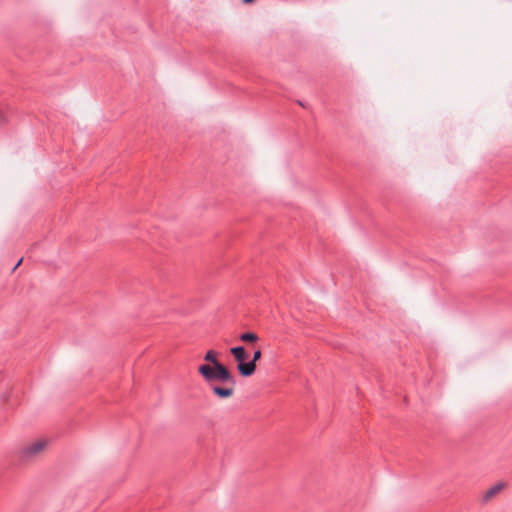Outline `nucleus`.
<instances>
[{
	"instance_id": "obj_1",
	"label": "nucleus",
	"mask_w": 512,
	"mask_h": 512,
	"mask_svg": "<svg viewBox=\"0 0 512 512\" xmlns=\"http://www.w3.org/2000/svg\"><path fill=\"white\" fill-rule=\"evenodd\" d=\"M198 373L203 377L207 383L218 381L224 384L236 385V378L230 370L223 364L210 366L209 364H202L198 367Z\"/></svg>"
},
{
	"instance_id": "obj_2",
	"label": "nucleus",
	"mask_w": 512,
	"mask_h": 512,
	"mask_svg": "<svg viewBox=\"0 0 512 512\" xmlns=\"http://www.w3.org/2000/svg\"><path fill=\"white\" fill-rule=\"evenodd\" d=\"M230 353L233 355L234 359L237 361V370L239 374L243 377H247V373L252 369V363H247V352L244 346H235L230 349Z\"/></svg>"
},
{
	"instance_id": "obj_3",
	"label": "nucleus",
	"mask_w": 512,
	"mask_h": 512,
	"mask_svg": "<svg viewBox=\"0 0 512 512\" xmlns=\"http://www.w3.org/2000/svg\"><path fill=\"white\" fill-rule=\"evenodd\" d=\"M47 446V441L38 440L25 446L20 453V458L23 461H30L38 456Z\"/></svg>"
},
{
	"instance_id": "obj_4",
	"label": "nucleus",
	"mask_w": 512,
	"mask_h": 512,
	"mask_svg": "<svg viewBox=\"0 0 512 512\" xmlns=\"http://www.w3.org/2000/svg\"><path fill=\"white\" fill-rule=\"evenodd\" d=\"M234 387L235 386H232V385H228L227 386H218V385H212L211 386V389L213 391V393L220 399H227L229 397H231L233 394H234Z\"/></svg>"
},
{
	"instance_id": "obj_5",
	"label": "nucleus",
	"mask_w": 512,
	"mask_h": 512,
	"mask_svg": "<svg viewBox=\"0 0 512 512\" xmlns=\"http://www.w3.org/2000/svg\"><path fill=\"white\" fill-rule=\"evenodd\" d=\"M505 484L502 482H499L492 487H490L484 494L483 499L484 501H488L491 498H493L496 494H498L503 488Z\"/></svg>"
},
{
	"instance_id": "obj_6",
	"label": "nucleus",
	"mask_w": 512,
	"mask_h": 512,
	"mask_svg": "<svg viewBox=\"0 0 512 512\" xmlns=\"http://www.w3.org/2000/svg\"><path fill=\"white\" fill-rule=\"evenodd\" d=\"M204 360L211 363L210 366L221 364V362L218 360V353L214 350H208L204 355Z\"/></svg>"
},
{
	"instance_id": "obj_7",
	"label": "nucleus",
	"mask_w": 512,
	"mask_h": 512,
	"mask_svg": "<svg viewBox=\"0 0 512 512\" xmlns=\"http://www.w3.org/2000/svg\"><path fill=\"white\" fill-rule=\"evenodd\" d=\"M261 356H262V352H261L260 349H257V350L254 351L252 359L247 362V363H252L253 364L252 365L253 366L252 369H250V372L247 373V377L252 376L255 373V371H256V363H257V361H259L261 359Z\"/></svg>"
},
{
	"instance_id": "obj_8",
	"label": "nucleus",
	"mask_w": 512,
	"mask_h": 512,
	"mask_svg": "<svg viewBox=\"0 0 512 512\" xmlns=\"http://www.w3.org/2000/svg\"><path fill=\"white\" fill-rule=\"evenodd\" d=\"M239 339L242 341V342H246V343H254L256 341L259 340V337L256 333L254 332H245V333H242L240 336H239Z\"/></svg>"
},
{
	"instance_id": "obj_9",
	"label": "nucleus",
	"mask_w": 512,
	"mask_h": 512,
	"mask_svg": "<svg viewBox=\"0 0 512 512\" xmlns=\"http://www.w3.org/2000/svg\"><path fill=\"white\" fill-rule=\"evenodd\" d=\"M22 261H23V258H21V259L16 263V265L13 267L12 271H15V270L19 267V265L22 263Z\"/></svg>"
},
{
	"instance_id": "obj_10",
	"label": "nucleus",
	"mask_w": 512,
	"mask_h": 512,
	"mask_svg": "<svg viewBox=\"0 0 512 512\" xmlns=\"http://www.w3.org/2000/svg\"><path fill=\"white\" fill-rule=\"evenodd\" d=\"M242 1H243V3H245V4H249V3H252L254 0H242Z\"/></svg>"
},
{
	"instance_id": "obj_11",
	"label": "nucleus",
	"mask_w": 512,
	"mask_h": 512,
	"mask_svg": "<svg viewBox=\"0 0 512 512\" xmlns=\"http://www.w3.org/2000/svg\"><path fill=\"white\" fill-rule=\"evenodd\" d=\"M298 103H299V105H300V106L305 107V106H304V104H303V102L298 101Z\"/></svg>"
}]
</instances>
